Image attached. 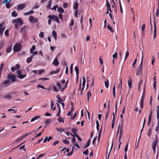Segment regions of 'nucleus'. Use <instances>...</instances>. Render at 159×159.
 <instances>
[{"label":"nucleus","mask_w":159,"mask_h":159,"mask_svg":"<svg viewBox=\"0 0 159 159\" xmlns=\"http://www.w3.org/2000/svg\"><path fill=\"white\" fill-rule=\"evenodd\" d=\"M159 129V121L157 122V124L155 128L156 131L157 132Z\"/></svg>","instance_id":"41"},{"label":"nucleus","mask_w":159,"mask_h":159,"mask_svg":"<svg viewBox=\"0 0 159 159\" xmlns=\"http://www.w3.org/2000/svg\"><path fill=\"white\" fill-rule=\"evenodd\" d=\"M5 28H0V35H2L3 34V32L5 30Z\"/></svg>","instance_id":"40"},{"label":"nucleus","mask_w":159,"mask_h":159,"mask_svg":"<svg viewBox=\"0 0 159 159\" xmlns=\"http://www.w3.org/2000/svg\"><path fill=\"white\" fill-rule=\"evenodd\" d=\"M33 58V56H31L30 57H28L26 60L27 63H29L32 61V59Z\"/></svg>","instance_id":"19"},{"label":"nucleus","mask_w":159,"mask_h":159,"mask_svg":"<svg viewBox=\"0 0 159 159\" xmlns=\"http://www.w3.org/2000/svg\"><path fill=\"white\" fill-rule=\"evenodd\" d=\"M90 139L87 142V143L85 146L84 148L88 147L90 145Z\"/></svg>","instance_id":"28"},{"label":"nucleus","mask_w":159,"mask_h":159,"mask_svg":"<svg viewBox=\"0 0 159 159\" xmlns=\"http://www.w3.org/2000/svg\"><path fill=\"white\" fill-rule=\"evenodd\" d=\"M49 16H51V15H49L48 16V18H49V19L48 20V24L49 25H50L51 24V20H52V19H51L50 18V17H49Z\"/></svg>","instance_id":"52"},{"label":"nucleus","mask_w":159,"mask_h":159,"mask_svg":"<svg viewBox=\"0 0 159 159\" xmlns=\"http://www.w3.org/2000/svg\"><path fill=\"white\" fill-rule=\"evenodd\" d=\"M107 27L111 32L113 33L114 32V30L109 24L107 25Z\"/></svg>","instance_id":"23"},{"label":"nucleus","mask_w":159,"mask_h":159,"mask_svg":"<svg viewBox=\"0 0 159 159\" xmlns=\"http://www.w3.org/2000/svg\"><path fill=\"white\" fill-rule=\"evenodd\" d=\"M49 17H50V18L52 19V20H53L59 23L60 21L58 18L57 16L54 15H51V16H49Z\"/></svg>","instance_id":"6"},{"label":"nucleus","mask_w":159,"mask_h":159,"mask_svg":"<svg viewBox=\"0 0 159 159\" xmlns=\"http://www.w3.org/2000/svg\"><path fill=\"white\" fill-rule=\"evenodd\" d=\"M39 36V37L43 38L44 37V32H40Z\"/></svg>","instance_id":"50"},{"label":"nucleus","mask_w":159,"mask_h":159,"mask_svg":"<svg viewBox=\"0 0 159 159\" xmlns=\"http://www.w3.org/2000/svg\"><path fill=\"white\" fill-rule=\"evenodd\" d=\"M60 69H57L56 70L52 71L50 72V75H52L54 74H57L58 73Z\"/></svg>","instance_id":"17"},{"label":"nucleus","mask_w":159,"mask_h":159,"mask_svg":"<svg viewBox=\"0 0 159 159\" xmlns=\"http://www.w3.org/2000/svg\"><path fill=\"white\" fill-rule=\"evenodd\" d=\"M59 143V142L58 141H56L53 143L52 144V145L53 146H56L57 144Z\"/></svg>","instance_id":"64"},{"label":"nucleus","mask_w":159,"mask_h":159,"mask_svg":"<svg viewBox=\"0 0 159 159\" xmlns=\"http://www.w3.org/2000/svg\"><path fill=\"white\" fill-rule=\"evenodd\" d=\"M152 129L150 128L149 129L148 133V137H149L150 136V135L152 134Z\"/></svg>","instance_id":"44"},{"label":"nucleus","mask_w":159,"mask_h":159,"mask_svg":"<svg viewBox=\"0 0 159 159\" xmlns=\"http://www.w3.org/2000/svg\"><path fill=\"white\" fill-rule=\"evenodd\" d=\"M72 142L73 144L76 143V139L75 137H73L72 140Z\"/></svg>","instance_id":"60"},{"label":"nucleus","mask_w":159,"mask_h":159,"mask_svg":"<svg viewBox=\"0 0 159 159\" xmlns=\"http://www.w3.org/2000/svg\"><path fill=\"white\" fill-rule=\"evenodd\" d=\"M10 83V81H9V80L7 79V80H5L4 82L3 83V84H8Z\"/></svg>","instance_id":"55"},{"label":"nucleus","mask_w":159,"mask_h":159,"mask_svg":"<svg viewBox=\"0 0 159 159\" xmlns=\"http://www.w3.org/2000/svg\"><path fill=\"white\" fill-rule=\"evenodd\" d=\"M3 98L7 99H11L12 98V97L10 95H6L4 96Z\"/></svg>","instance_id":"24"},{"label":"nucleus","mask_w":159,"mask_h":159,"mask_svg":"<svg viewBox=\"0 0 159 159\" xmlns=\"http://www.w3.org/2000/svg\"><path fill=\"white\" fill-rule=\"evenodd\" d=\"M6 7L7 8H9L11 7V4L10 2L7 3L6 5Z\"/></svg>","instance_id":"59"},{"label":"nucleus","mask_w":159,"mask_h":159,"mask_svg":"<svg viewBox=\"0 0 159 159\" xmlns=\"http://www.w3.org/2000/svg\"><path fill=\"white\" fill-rule=\"evenodd\" d=\"M25 32V27H23L20 30V32L21 33H23V32Z\"/></svg>","instance_id":"57"},{"label":"nucleus","mask_w":159,"mask_h":159,"mask_svg":"<svg viewBox=\"0 0 159 159\" xmlns=\"http://www.w3.org/2000/svg\"><path fill=\"white\" fill-rule=\"evenodd\" d=\"M48 79L46 78H41L39 79V80H42L43 81H45L48 80Z\"/></svg>","instance_id":"58"},{"label":"nucleus","mask_w":159,"mask_h":159,"mask_svg":"<svg viewBox=\"0 0 159 159\" xmlns=\"http://www.w3.org/2000/svg\"><path fill=\"white\" fill-rule=\"evenodd\" d=\"M132 80H129L128 81V85L129 87L130 88L132 86Z\"/></svg>","instance_id":"35"},{"label":"nucleus","mask_w":159,"mask_h":159,"mask_svg":"<svg viewBox=\"0 0 159 159\" xmlns=\"http://www.w3.org/2000/svg\"><path fill=\"white\" fill-rule=\"evenodd\" d=\"M145 83L144 84V86L143 88V93L142 96V97L141 98V99H144V98L145 95Z\"/></svg>","instance_id":"14"},{"label":"nucleus","mask_w":159,"mask_h":159,"mask_svg":"<svg viewBox=\"0 0 159 159\" xmlns=\"http://www.w3.org/2000/svg\"><path fill=\"white\" fill-rule=\"evenodd\" d=\"M40 117V116H35L33 118L31 119V121L32 122L34 121V120H37Z\"/></svg>","instance_id":"27"},{"label":"nucleus","mask_w":159,"mask_h":159,"mask_svg":"<svg viewBox=\"0 0 159 159\" xmlns=\"http://www.w3.org/2000/svg\"><path fill=\"white\" fill-rule=\"evenodd\" d=\"M113 3L114 4L112 5V7L113 8L114 11L116 13L117 12V8L116 7V5L114 2L113 0H111Z\"/></svg>","instance_id":"10"},{"label":"nucleus","mask_w":159,"mask_h":159,"mask_svg":"<svg viewBox=\"0 0 159 159\" xmlns=\"http://www.w3.org/2000/svg\"><path fill=\"white\" fill-rule=\"evenodd\" d=\"M7 79L9 80V81H11V83H13V82H16L17 80L16 79V76L14 75L13 74L10 73L9 74L7 77Z\"/></svg>","instance_id":"1"},{"label":"nucleus","mask_w":159,"mask_h":159,"mask_svg":"<svg viewBox=\"0 0 159 159\" xmlns=\"http://www.w3.org/2000/svg\"><path fill=\"white\" fill-rule=\"evenodd\" d=\"M25 3L20 4L18 5V9L21 10L23 9L25 7Z\"/></svg>","instance_id":"9"},{"label":"nucleus","mask_w":159,"mask_h":159,"mask_svg":"<svg viewBox=\"0 0 159 159\" xmlns=\"http://www.w3.org/2000/svg\"><path fill=\"white\" fill-rule=\"evenodd\" d=\"M144 99H140V108L141 109H142L143 108V103H144Z\"/></svg>","instance_id":"15"},{"label":"nucleus","mask_w":159,"mask_h":159,"mask_svg":"<svg viewBox=\"0 0 159 159\" xmlns=\"http://www.w3.org/2000/svg\"><path fill=\"white\" fill-rule=\"evenodd\" d=\"M51 122V120L50 119H48L45 121V124L46 125L47 124H49Z\"/></svg>","instance_id":"49"},{"label":"nucleus","mask_w":159,"mask_h":159,"mask_svg":"<svg viewBox=\"0 0 159 159\" xmlns=\"http://www.w3.org/2000/svg\"><path fill=\"white\" fill-rule=\"evenodd\" d=\"M22 49V46L20 43H17L15 44L13 48L14 51L15 52L20 51Z\"/></svg>","instance_id":"2"},{"label":"nucleus","mask_w":159,"mask_h":159,"mask_svg":"<svg viewBox=\"0 0 159 159\" xmlns=\"http://www.w3.org/2000/svg\"><path fill=\"white\" fill-rule=\"evenodd\" d=\"M83 82L82 85V86H83V87H84L85 83L86 82V80H85V78L84 77H83Z\"/></svg>","instance_id":"39"},{"label":"nucleus","mask_w":159,"mask_h":159,"mask_svg":"<svg viewBox=\"0 0 159 159\" xmlns=\"http://www.w3.org/2000/svg\"><path fill=\"white\" fill-rule=\"evenodd\" d=\"M11 15L13 16L16 17L17 16V13L16 11H14L12 12Z\"/></svg>","instance_id":"37"},{"label":"nucleus","mask_w":159,"mask_h":159,"mask_svg":"<svg viewBox=\"0 0 159 159\" xmlns=\"http://www.w3.org/2000/svg\"><path fill=\"white\" fill-rule=\"evenodd\" d=\"M91 93L90 91L88 92L87 94L88 101H89V98L91 97Z\"/></svg>","instance_id":"29"},{"label":"nucleus","mask_w":159,"mask_h":159,"mask_svg":"<svg viewBox=\"0 0 159 159\" xmlns=\"http://www.w3.org/2000/svg\"><path fill=\"white\" fill-rule=\"evenodd\" d=\"M52 4V1L51 0H49V2H48V4L47 6V8L48 9L51 6Z\"/></svg>","instance_id":"32"},{"label":"nucleus","mask_w":159,"mask_h":159,"mask_svg":"<svg viewBox=\"0 0 159 159\" xmlns=\"http://www.w3.org/2000/svg\"><path fill=\"white\" fill-rule=\"evenodd\" d=\"M9 31V30L7 29V30H6L5 32V33H4L5 35L7 37H8L9 36V34H8Z\"/></svg>","instance_id":"33"},{"label":"nucleus","mask_w":159,"mask_h":159,"mask_svg":"<svg viewBox=\"0 0 159 159\" xmlns=\"http://www.w3.org/2000/svg\"><path fill=\"white\" fill-rule=\"evenodd\" d=\"M74 147H72V151L71 152H70L69 153H68L67 155V156H71L72 155L73 153V150H74Z\"/></svg>","instance_id":"47"},{"label":"nucleus","mask_w":159,"mask_h":159,"mask_svg":"<svg viewBox=\"0 0 159 159\" xmlns=\"http://www.w3.org/2000/svg\"><path fill=\"white\" fill-rule=\"evenodd\" d=\"M12 23H18L19 25H21L23 24V21L21 20V18H19L13 19L12 20Z\"/></svg>","instance_id":"4"},{"label":"nucleus","mask_w":159,"mask_h":159,"mask_svg":"<svg viewBox=\"0 0 159 159\" xmlns=\"http://www.w3.org/2000/svg\"><path fill=\"white\" fill-rule=\"evenodd\" d=\"M142 73V69H137L136 70V75H140Z\"/></svg>","instance_id":"12"},{"label":"nucleus","mask_w":159,"mask_h":159,"mask_svg":"<svg viewBox=\"0 0 159 159\" xmlns=\"http://www.w3.org/2000/svg\"><path fill=\"white\" fill-rule=\"evenodd\" d=\"M57 120L60 123L61 122H63V123H64V121L61 118H60V116H59V118Z\"/></svg>","instance_id":"46"},{"label":"nucleus","mask_w":159,"mask_h":159,"mask_svg":"<svg viewBox=\"0 0 159 159\" xmlns=\"http://www.w3.org/2000/svg\"><path fill=\"white\" fill-rule=\"evenodd\" d=\"M105 85L106 88H108L109 87V80H107L104 83Z\"/></svg>","instance_id":"26"},{"label":"nucleus","mask_w":159,"mask_h":159,"mask_svg":"<svg viewBox=\"0 0 159 159\" xmlns=\"http://www.w3.org/2000/svg\"><path fill=\"white\" fill-rule=\"evenodd\" d=\"M115 118V116L114 115L113 118L112 120V124L111 125V127L112 129L114 128V121Z\"/></svg>","instance_id":"43"},{"label":"nucleus","mask_w":159,"mask_h":159,"mask_svg":"<svg viewBox=\"0 0 159 159\" xmlns=\"http://www.w3.org/2000/svg\"><path fill=\"white\" fill-rule=\"evenodd\" d=\"M158 143V137L157 135H156L155 140L153 141L152 143V147L153 150L156 149V145Z\"/></svg>","instance_id":"3"},{"label":"nucleus","mask_w":159,"mask_h":159,"mask_svg":"<svg viewBox=\"0 0 159 159\" xmlns=\"http://www.w3.org/2000/svg\"><path fill=\"white\" fill-rule=\"evenodd\" d=\"M44 72V70H40L38 71V73L39 75H41Z\"/></svg>","instance_id":"42"},{"label":"nucleus","mask_w":159,"mask_h":159,"mask_svg":"<svg viewBox=\"0 0 159 159\" xmlns=\"http://www.w3.org/2000/svg\"><path fill=\"white\" fill-rule=\"evenodd\" d=\"M159 6L157 8V9L156 10V16L157 17H158L159 15Z\"/></svg>","instance_id":"48"},{"label":"nucleus","mask_w":159,"mask_h":159,"mask_svg":"<svg viewBox=\"0 0 159 159\" xmlns=\"http://www.w3.org/2000/svg\"><path fill=\"white\" fill-rule=\"evenodd\" d=\"M58 11L59 12L63 13L64 12V10L62 7L59 8L58 9Z\"/></svg>","instance_id":"30"},{"label":"nucleus","mask_w":159,"mask_h":159,"mask_svg":"<svg viewBox=\"0 0 159 159\" xmlns=\"http://www.w3.org/2000/svg\"><path fill=\"white\" fill-rule=\"evenodd\" d=\"M75 70L76 72V74H79V69L77 66L75 67Z\"/></svg>","instance_id":"45"},{"label":"nucleus","mask_w":159,"mask_h":159,"mask_svg":"<svg viewBox=\"0 0 159 159\" xmlns=\"http://www.w3.org/2000/svg\"><path fill=\"white\" fill-rule=\"evenodd\" d=\"M37 88H40L42 89H46V88L45 87H43V86L41 85H39V84H38V85Z\"/></svg>","instance_id":"61"},{"label":"nucleus","mask_w":159,"mask_h":159,"mask_svg":"<svg viewBox=\"0 0 159 159\" xmlns=\"http://www.w3.org/2000/svg\"><path fill=\"white\" fill-rule=\"evenodd\" d=\"M119 4H120V12L122 14L123 13V10H122V7L121 3V2H120V0H119Z\"/></svg>","instance_id":"38"},{"label":"nucleus","mask_w":159,"mask_h":159,"mask_svg":"<svg viewBox=\"0 0 159 159\" xmlns=\"http://www.w3.org/2000/svg\"><path fill=\"white\" fill-rule=\"evenodd\" d=\"M29 20L31 23H35L38 21V20L35 18L34 16H29Z\"/></svg>","instance_id":"5"},{"label":"nucleus","mask_w":159,"mask_h":159,"mask_svg":"<svg viewBox=\"0 0 159 159\" xmlns=\"http://www.w3.org/2000/svg\"><path fill=\"white\" fill-rule=\"evenodd\" d=\"M63 142L66 144H69V142L68 140H67L66 139L64 140L63 141Z\"/></svg>","instance_id":"51"},{"label":"nucleus","mask_w":159,"mask_h":159,"mask_svg":"<svg viewBox=\"0 0 159 159\" xmlns=\"http://www.w3.org/2000/svg\"><path fill=\"white\" fill-rule=\"evenodd\" d=\"M26 76V74L25 73V74H20L18 75V77L20 79H22L25 77Z\"/></svg>","instance_id":"20"},{"label":"nucleus","mask_w":159,"mask_h":159,"mask_svg":"<svg viewBox=\"0 0 159 159\" xmlns=\"http://www.w3.org/2000/svg\"><path fill=\"white\" fill-rule=\"evenodd\" d=\"M129 55V52L128 51H127L125 53V59H124V61H125L126 59L128 57Z\"/></svg>","instance_id":"36"},{"label":"nucleus","mask_w":159,"mask_h":159,"mask_svg":"<svg viewBox=\"0 0 159 159\" xmlns=\"http://www.w3.org/2000/svg\"><path fill=\"white\" fill-rule=\"evenodd\" d=\"M57 85L58 86L59 90H60L62 88L61 84L59 82H57Z\"/></svg>","instance_id":"54"},{"label":"nucleus","mask_w":159,"mask_h":159,"mask_svg":"<svg viewBox=\"0 0 159 159\" xmlns=\"http://www.w3.org/2000/svg\"><path fill=\"white\" fill-rule=\"evenodd\" d=\"M53 90L56 92H57L58 91L59 89H57L56 86L54 85L53 87Z\"/></svg>","instance_id":"53"},{"label":"nucleus","mask_w":159,"mask_h":159,"mask_svg":"<svg viewBox=\"0 0 159 159\" xmlns=\"http://www.w3.org/2000/svg\"><path fill=\"white\" fill-rule=\"evenodd\" d=\"M112 57L113 58V62L114 63V59L117 58V53L116 52H115V53L113 55Z\"/></svg>","instance_id":"31"},{"label":"nucleus","mask_w":159,"mask_h":159,"mask_svg":"<svg viewBox=\"0 0 159 159\" xmlns=\"http://www.w3.org/2000/svg\"><path fill=\"white\" fill-rule=\"evenodd\" d=\"M68 4L66 2L64 3L63 4V7L64 8H66L68 7Z\"/></svg>","instance_id":"62"},{"label":"nucleus","mask_w":159,"mask_h":159,"mask_svg":"<svg viewBox=\"0 0 159 159\" xmlns=\"http://www.w3.org/2000/svg\"><path fill=\"white\" fill-rule=\"evenodd\" d=\"M122 125H121V128L120 129V136H122V133H123V130L122 129Z\"/></svg>","instance_id":"56"},{"label":"nucleus","mask_w":159,"mask_h":159,"mask_svg":"<svg viewBox=\"0 0 159 159\" xmlns=\"http://www.w3.org/2000/svg\"><path fill=\"white\" fill-rule=\"evenodd\" d=\"M35 49V47L34 45H33L30 50V53H32L33 51Z\"/></svg>","instance_id":"34"},{"label":"nucleus","mask_w":159,"mask_h":159,"mask_svg":"<svg viewBox=\"0 0 159 159\" xmlns=\"http://www.w3.org/2000/svg\"><path fill=\"white\" fill-rule=\"evenodd\" d=\"M145 24L144 23L142 25L141 28H142V31H144V29L145 28Z\"/></svg>","instance_id":"63"},{"label":"nucleus","mask_w":159,"mask_h":159,"mask_svg":"<svg viewBox=\"0 0 159 159\" xmlns=\"http://www.w3.org/2000/svg\"><path fill=\"white\" fill-rule=\"evenodd\" d=\"M52 64L54 66H57L59 65V62L57 58V57L54 59V61L52 62Z\"/></svg>","instance_id":"8"},{"label":"nucleus","mask_w":159,"mask_h":159,"mask_svg":"<svg viewBox=\"0 0 159 159\" xmlns=\"http://www.w3.org/2000/svg\"><path fill=\"white\" fill-rule=\"evenodd\" d=\"M113 141H112V144H111V149H110V151H109V153L108 154L107 157V156H106V159H109V157L110 156V152H111V149H112V148L113 147Z\"/></svg>","instance_id":"16"},{"label":"nucleus","mask_w":159,"mask_h":159,"mask_svg":"<svg viewBox=\"0 0 159 159\" xmlns=\"http://www.w3.org/2000/svg\"><path fill=\"white\" fill-rule=\"evenodd\" d=\"M34 13V11L33 10H30L28 12H25L24 13V14L25 16L29 15L31 14H32L33 13Z\"/></svg>","instance_id":"18"},{"label":"nucleus","mask_w":159,"mask_h":159,"mask_svg":"<svg viewBox=\"0 0 159 159\" xmlns=\"http://www.w3.org/2000/svg\"><path fill=\"white\" fill-rule=\"evenodd\" d=\"M116 83H115V84L114 86L113 89V97L115 98V94H116V86H115Z\"/></svg>","instance_id":"21"},{"label":"nucleus","mask_w":159,"mask_h":159,"mask_svg":"<svg viewBox=\"0 0 159 159\" xmlns=\"http://www.w3.org/2000/svg\"><path fill=\"white\" fill-rule=\"evenodd\" d=\"M78 3L77 2H75L73 5V7L74 9L77 10L78 7Z\"/></svg>","instance_id":"22"},{"label":"nucleus","mask_w":159,"mask_h":159,"mask_svg":"<svg viewBox=\"0 0 159 159\" xmlns=\"http://www.w3.org/2000/svg\"><path fill=\"white\" fill-rule=\"evenodd\" d=\"M52 34L54 37L55 40H57V34L56 31L54 30L52 32Z\"/></svg>","instance_id":"25"},{"label":"nucleus","mask_w":159,"mask_h":159,"mask_svg":"<svg viewBox=\"0 0 159 159\" xmlns=\"http://www.w3.org/2000/svg\"><path fill=\"white\" fill-rule=\"evenodd\" d=\"M156 33H157V29H156V24L155 22H154V31H153V39H155L156 37Z\"/></svg>","instance_id":"7"},{"label":"nucleus","mask_w":159,"mask_h":159,"mask_svg":"<svg viewBox=\"0 0 159 159\" xmlns=\"http://www.w3.org/2000/svg\"><path fill=\"white\" fill-rule=\"evenodd\" d=\"M143 60V54L142 53L141 63H140V65L138 66V69H142Z\"/></svg>","instance_id":"13"},{"label":"nucleus","mask_w":159,"mask_h":159,"mask_svg":"<svg viewBox=\"0 0 159 159\" xmlns=\"http://www.w3.org/2000/svg\"><path fill=\"white\" fill-rule=\"evenodd\" d=\"M12 45L7 47L6 49V52L7 53H10L12 50Z\"/></svg>","instance_id":"11"}]
</instances>
